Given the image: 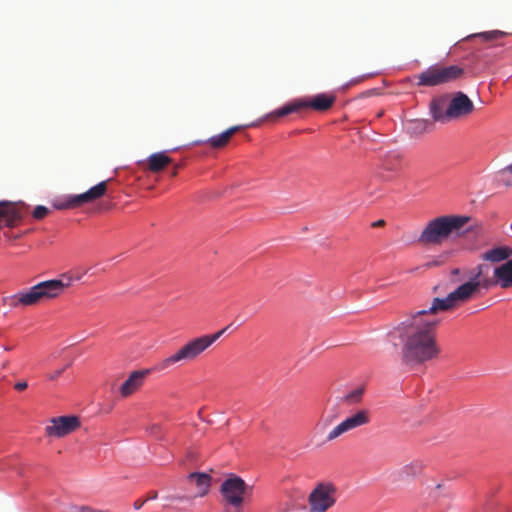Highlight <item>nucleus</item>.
I'll list each match as a JSON object with an SVG mask.
<instances>
[{
  "instance_id": "obj_2",
  "label": "nucleus",
  "mask_w": 512,
  "mask_h": 512,
  "mask_svg": "<svg viewBox=\"0 0 512 512\" xmlns=\"http://www.w3.org/2000/svg\"><path fill=\"white\" fill-rule=\"evenodd\" d=\"M81 276H72L71 274H63L61 279H53L40 282L28 289L19 291L5 299V303L12 307H27L38 304L43 299H52L61 294L66 288L71 286L75 280H79Z\"/></svg>"
},
{
  "instance_id": "obj_15",
  "label": "nucleus",
  "mask_w": 512,
  "mask_h": 512,
  "mask_svg": "<svg viewBox=\"0 0 512 512\" xmlns=\"http://www.w3.org/2000/svg\"><path fill=\"white\" fill-rule=\"evenodd\" d=\"M446 311H448V297H436L433 299L429 309L418 311L413 316H420L423 320L433 321L435 322V327L437 328L441 321L438 317V313Z\"/></svg>"
},
{
  "instance_id": "obj_17",
  "label": "nucleus",
  "mask_w": 512,
  "mask_h": 512,
  "mask_svg": "<svg viewBox=\"0 0 512 512\" xmlns=\"http://www.w3.org/2000/svg\"><path fill=\"white\" fill-rule=\"evenodd\" d=\"M476 293V285L472 280L460 285L456 290L450 292V310L460 303L471 300Z\"/></svg>"
},
{
  "instance_id": "obj_19",
  "label": "nucleus",
  "mask_w": 512,
  "mask_h": 512,
  "mask_svg": "<svg viewBox=\"0 0 512 512\" xmlns=\"http://www.w3.org/2000/svg\"><path fill=\"white\" fill-rule=\"evenodd\" d=\"M211 476L207 473L193 472L188 475V481L197 488V496L203 497L208 494L211 486Z\"/></svg>"
},
{
  "instance_id": "obj_28",
  "label": "nucleus",
  "mask_w": 512,
  "mask_h": 512,
  "mask_svg": "<svg viewBox=\"0 0 512 512\" xmlns=\"http://www.w3.org/2000/svg\"><path fill=\"white\" fill-rule=\"evenodd\" d=\"M424 469L425 463L422 460H414L403 467L402 473L407 477H416L421 475Z\"/></svg>"
},
{
  "instance_id": "obj_36",
  "label": "nucleus",
  "mask_w": 512,
  "mask_h": 512,
  "mask_svg": "<svg viewBox=\"0 0 512 512\" xmlns=\"http://www.w3.org/2000/svg\"><path fill=\"white\" fill-rule=\"evenodd\" d=\"M145 503H146L145 499H137L134 502L133 507L135 510H139Z\"/></svg>"
},
{
  "instance_id": "obj_7",
  "label": "nucleus",
  "mask_w": 512,
  "mask_h": 512,
  "mask_svg": "<svg viewBox=\"0 0 512 512\" xmlns=\"http://www.w3.org/2000/svg\"><path fill=\"white\" fill-rule=\"evenodd\" d=\"M371 422V412L368 409H360L345 418L336 425L327 435L328 441H333L341 435L368 425Z\"/></svg>"
},
{
  "instance_id": "obj_9",
  "label": "nucleus",
  "mask_w": 512,
  "mask_h": 512,
  "mask_svg": "<svg viewBox=\"0 0 512 512\" xmlns=\"http://www.w3.org/2000/svg\"><path fill=\"white\" fill-rule=\"evenodd\" d=\"M80 427V420L77 416H60L51 418L49 425L45 427V434L48 437L62 438L71 434Z\"/></svg>"
},
{
  "instance_id": "obj_38",
  "label": "nucleus",
  "mask_w": 512,
  "mask_h": 512,
  "mask_svg": "<svg viewBox=\"0 0 512 512\" xmlns=\"http://www.w3.org/2000/svg\"><path fill=\"white\" fill-rule=\"evenodd\" d=\"M385 225V221L380 219V220H377L376 222H374L372 224L373 227H381V226H384Z\"/></svg>"
},
{
  "instance_id": "obj_33",
  "label": "nucleus",
  "mask_w": 512,
  "mask_h": 512,
  "mask_svg": "<svg viewBox=\"0 0 512 512\" xmlns=\"http://www.w3.org/2000/svg\"><path fill=\"white\" fill-rule=\"evenodd\" d=\"M69 366H70V364H67L66 366L62 367L61 369H57L51 373H48L47 379L50 381H55Z\"/></svg>"
},
{
  "instance_id": "obj_5",
  "label": "nucleus",
  "mask_w": 512,
  "mask_h": 512,
  "mask_svg": "<svg viewBox=\"0 0 512 512\" xmlns=\"http://www.w3.org/2000/svg\"><path fill=\"white\" fill-rule=\"evenodd\" d=\"M336 97L331 94H317L312 99H296L293 100L279 109L273 111L272 113L266 116L267 119L275 120L280 117L287 116L292 113H297L305 108H312L316 111H327L329 110L333 104L335 103Z\"/></svg>"
},
{
  "instance_id": "obj_40",
  "label": "nucleus",
  "mask_w": 512,
  "mask_h": 512,
  "mask_svg": "<svg viewBox=\"0 0 512 512\" xmlns=\"http://www.w3.org/2000/svg\"><path fill=\"white\" fill-rule=\"evenodd\" d=\"M503 171H507L512 174V163L504 168Z\"/></svg>"
},
{
  "instance_id": "obj_35",
  "label": "nucleus",
  "mask_w": 512,
  "mask_h": 512,
  "mask_svg": "<svg viewBox=\"0 0 512 512\" xmlns=\"http://www.w3.org/2000/svg\"><path fill=\"white\" fill-rule=\"evenodd\" d=\"M27 387H28V384H27V382H26V381L17 382V383L14 385V388H15L17 391H23V390H25Z\"/></svg>"
},
{
  "instance_id": "obj_27",
  "label": "nucleus",
  "mask_w": 512,
  "mask_h": 512,
  "mask_svg": "<svg viewBox=\"0 0 512 512\" xmlns=\"http://www.w3.org/2000/svg\"><path fill=\"white\" fill-rule=\"evenodd\" d=\"M401 166V155L396 152H389L382 161V168L386 171L396 172Z\"/></svg>"
},
{
  "instance_id": "obj_31",
  "label": "nucleus",
  "mask_w": 512,
  "mask_h": 512,
  "mask_svg": "<svg viewBox=\"0 0 512 512\" xmlns=\"http://www.w3.org/2000/svg\"><path fill=\"white\" fill-rule=\"evenodd\" d=\"M49 213V209L45 206L39 205L36 206L33 211V217L37 220H41L46 217Z\"/></svg>"
},
{
  "instance_id": "obj_42",
  "label": "nucleus",
  "mask_w": 512,
  "mask_h": 512,
  "mask_svg": "<svg viewBox=\"0 0 512 512\" xmlns=\"http://www.w3.org/2000/svg\"><path fill=\"white\" fill-rule=\"evenodd\" d=\"M176 175H177V167H176V168H174V170H173V171H172V173H171V176H172V177H175Z\"/></svg>"
},
{
  "instance_id": "obj_26",
  "label": "nucleus",
  "mask_w": 512,
  "mask_h": 512,
  "mask_svg": "<svg viewBox=\"0 0 512 512\" xmlns=\"http://www.w3.org/2000/svg\"><path fill=\"white\" fill-rule=\"evenodd\" d=\"M472 282H474V284L476 285L477 292L479 291L480 288L488 290L491 287L499 284V282L497 281V278L495 276L492 278L482 276V266L481 265L478 266V272L472 279Z\"/></svg>"
},
{
  "instance_id": "obj_37",
  "label": "nucleus",
  "mask_w": 512,
  "mask_h": 512,
  "mask_svg": "<svg viewBox=\"0 0 512 512\" xmlns=\"http://www.w3.org/2000/svg\"><path fill=\"white\" fill-rule=\"evenodd\" d=\"M157 497H158V492L157 491H151V492H149V494L147 495L145 500L147 502L148 500H155V499H157Z\"/></svg>"
},
{
  "instance_id": "obj_14",
  "label": "nucleus",
  "mask_w": 512,
  "mask_h": 512,
  "mask_svg": "<svg viewBox=\"0 0 512 512\" xmlns=\"http://www.w3.org/2000/svg\"><path fill=\"white\" fill-rule=\"evenodd\" d=\"M148 374L149 370L133 371L119 388L121 397L127 398L138 391Z\"/></svg>"
},
{
  "instance_id": "obj_39",
  "label": "nucleus",
  "mask_w": 512,
  "mask_h": 512,
  "mask_svg": "<svg viewBox=\"0 0 512 512\" xmlns=\"http://www.w3.org/2000/svg\"><path fill=\"white\" fill-rule=\"evenodd\" d=\"M158 430H159V427L157 425H153L151 427V433L152 434H156Z\"/></svg>"
},
{
  "instance_id": "obj_24",
  "label": "nucleus",
  "mask_w": 512,
  "mask_h": 512,
  "mask_svg": "<svg viewBox=\"0 0 512 512\" xmlns=\"http://www.w3.org/2000/svg\"><path fill=\"white\" fill-rule=\"evenodd\" d=\"M512 256V249L508 247H496L486 251L483 259L490 262H500Z\"/></svg>"
},
{
  "instance_id": "obj_32",
  "label": "nucleus",
  "mask_w": 512,
  "mask_h": 512,
  "mask_svg": "<svg viewBox=\"0 0 512 512\" xmlns=\"http://www.w3.org/2000/svg\"><path fill=\"white\" fill-rule=\"evenodd\" d=\"M463 73L464 70L461 67L450 65V81L459 79L460 77H462Z\"/></svg>"
},
{
  "instance_id": "obj_10",
  "label": "nucleus",
  "mask_w": 512,
  "mask_h": 512,
  "mask_svg": "<svg viewBox=\"0 0 512 512\" xmlns=\"http://www.w3.org/2000/svg\"><path fill=\"white\" fill-rule=\"evenodd\" d=\"M107 183L108 181H102L98 183L97 185L91 187L88 191L78 194V195H72L69 196L66 200V202L62 205H59L58 209H67V208H75L79 207L85 203H91L97 199H100L102 196L105 195L107 191Z\"/></svg>"
},
{
  "instance_id": "obj_3",
  "label": "nucleus",
  "mask_w": 512,
  "mask_h": 512,
  "mask_svg": "<svg viewBox=\"0 0 512 512\" xmlns=\"http://www.w3.org/2000/svg\"><path fill=\"white\" fill-rule=\"evenodd\" d=\"M254 487L236 474H230L220 486L223 512H243L251 501Z\"/></svg>"
},
{
  "instance_id": "obj_22",
  "label": "nucleus",
  "mask_w": 512,
  "mask_h": 512,
  "mask_svg": "<svg viewBox=\"0 0 512 512\" xmlns=\"http://www.w3.org/2000/svg\"><path fill=\"white\" fill-rule=\"evenodd\" d=\"M172 163V159L164 152H157L150 155L147 159V169L151 172H160L166 166Z\"/></svg>"
},
{
  "instance_id": "obj_25",
  "label": "nucleus",
  "mask_w": 512,
  "mask_h": 512,
  "mask_svg": "<svg viewBox=\"0 0 512 512\" xmlns=\"http://www.w3.org/2000/svg\"><path fill=\"white\" fill-rule=\"evenodd\" d=\"M365 387L359 386L354 388L353 390L347 392L343 396L339 398V402L345 405H356L359 404L364 396Z\"/></svg>"
},
{
  "instance_id": "obj_29",
  "label": "nucleus",
  "mask_w": 512,
  "mask_h": 512,
  "mask_svg": "<svg viewBox=\"0 0 512 512\" xmlns=\"http://www.w3.org/2000/svg\"><path fill=\"white\" fill-rule=\"evenodd\" d=\"M445 488V483L444 481H442L441 483H437L435 484L434 486L432 487H429L428 488V499L433 502V503H436L438 502L440 499L444 498L445 497V494L442 493V490Z\"/></svg>"
},
{
  "instance_id": "obj_6",
  "label": "nucleus",
  "mask_w": 512,
  "mask_h": 512,
  "mask_svg": "<svg viewBox=\"0 0 512 512\" xmlns=\"http://www.w3.org/2000/svg\"><path fill=\"white\" fill-rule=\"evenodd\" d=\"M337 501V488L330 482L318 483L308 495L309 512H327Z\"/></svg>"
},
{
  "instance_id": "obj_34",
  "label": "nucleus",
  "mask_w": 512,
  "mask_h": 512,
  "mask_svg": "<svg viewBox=\"0 0 512 512\" xmlns=\"http://www.w3.org/2000/svg\"><path fill=\"white\" fill-rule=\"evenodd\" d=\"M442 263H444V261L433 260V261L426 262L423 266L425 268H432V267L438 266V265H440Z\"/></svg>"
},
{
  "instance_id": "obj_13",
  "label": "nucleus",
  "mask_w": 512,
  "mask_h": 512,
  "mask_svg": "<svg viewBox=\"0 0 512 512\" xmlns=\"http://www.w3.org/2000/svg\"><path fill=\"white\" fill-rule=\"evenodd\" d=\"M24 205L0 201V229L4 226L15 227L22 219Z\"/></svg>"
},
{
  "instance_id": "obj_8",
  "label": "nucleus",
  "mask_w": 512,
  "mask_h": 512,
  "mask_svg": "<svg viewBox=\"0 0 512 512\" xmlns=\"http://www.w3.org/2000/svg\"><path fill=\"white\" fill-rule=\"evenodd\" d=\"M448 237V215L431 220L418 238L422 245H437Z\"/></svg>"
},
{
  "instance_id": "obj_18",
  "label": "nucleus",
  "mask_w": 512,
  "mask_h": 512,
  "mask_svg": "<svg viewBox=\"0 0 512 512\" xmlns=\"http://www.w3.org/2000/svg\"><path fill=\"white\" fill-rule=\"evenodd\" d=\"M429 110L434 121L445 122L448 118V97L446 95L435 97L430 102Z\"/></svg>"
},
{
  "instance_id": "obj_1",
  "label": "nucleus",
  "mask_w": 512,
  "mask_h": 512,
  "mask_svg": "<svg viewBox=\"0 0 512 512\" xmlns=\"http://www.w3.org/2000/svg\"><path fill=\"white\" fill-rule=\"evenodd\" d=\"M436 329L435 322L420 316H411L397 327L403 344V363L418 365L437 356Z\"/></svg>"
},
{
  "instance_id": "obj_12",
  "label": "nucleus",
  "mask_w": 512,
  "mask_h": 512,
  "mask_svg": "<svg viewBox=\"0 0 512 512\" xmlns=\"http://www.w3.org/2000/svg\"><path fill=\"white\" fill-rule=\"evenodd\" d=\"M418 86L433 87L448 81V67L433 65L415 76Z\"/></svg>"
},
{
  "instance_id": "obj_11",
  "label": "nucleus",
  "mask_w": 512,
  "mask_h": 512,
  "mask_svg": "<svg viewBox=\"0 0 512 512\" xmlns=\"http://www.w3.org/2000/svg\"><path fill=\"white\" fill-rule=\"evenodd\" d=\"M474 111L475 105L465 93L458 91L450 96V120L466 119Z\"/></svg>"
},
{
  "instance_id": "obj_41",
  "label": "nucleus",
  "mask_w": 512,
  "mask_h": 512,
  "mask_svg": "<svg viewBox=\"0 0 512 512\" xmlns=\"http://www.w3.org/2000/svg\"><path fill=\"white\" fill-rule=\"evenodd\" d=\"M167 499H168V500H170V501H173V500H180V499H181V497H178V496H169V497H167Z\"/></svg>"
},
{
  "instance_id": "obj_21",
  "label": "nucleus",
  "mask_w": 512,
  "mask_h": 512,
  "mask_svg": "<svg viewBox=\"0 0 512 512\" xmlns=\"http://www.w3.org/2000/svg\"><path fill=\"white\" fill-rule=\"evenodd\" d=\"M494 275L501 288L507 289L512 287V259L496 267Z\"/></svg>"
},
{
  "instance_id": "obj_23",
  "label": "nucleus",
  "mask_w": 512,
  "mask_h": 512,
  "mask_svg": "<svg viewBox=\"0 0 512 512\" xmlns=\"http://www.w3.org/2000/svg\"><path fill=\"white\" fill-rule=\"evenodd\" d=\"M240 126H232L219 135L209 138L206 142L214 149L225 147L231 137L240 130Z\"/></svg>"
},
{
  "instance_id": "obj_16",
  "label": "nucleus",
  "mask_w": 512,
  "mask_h": 512,
  "mask_svg": "<svg viewBox=\"0 0 512 512\" xmlns=\"http://www.w3.org/2000/svg\"><path fill=\"white\" fill-rule=\"evenodd\" d=\"M478 228L476 221L466 215H450V237L455 233L460 236L467 232H473Z\"/></svg>"
},
{
  "instance_id": "obj_4",
  "label": "nucleus",
  "mask_w": 512,
  "mask_h": 512,
  "mask_svg": "<svg viewBox=\"0 0 512 512\" xmlns=\"http://www.w3.org/2000/svg\"><path fill=\"white\" fill-rule=\"evenodd\" d=\"M228 327L211 335H203L194 338L183 345L176 353L164 359L160 365V369H167L175 363L181 361H192L196 359L201 353L209 348L220 336L227 330Z\"/></svg>"
},
{
  "instance_id": "obj_43",
  "label": "nucleus",
  "mask_w": 512,
  "mask_h": 512,
  "mask_svg": "<svg viewBox=\"0 0 512 512\" xmlns=\"http://www.w3.org/2000/svg\"><path fill=\"white\" fill-rule=\"evenodd\" d=\"M4 349H5L6 351H10L12 348H11V347H9V346H5V347H4Z\"/></svg>"
},
{
  "instance_id": "obj_30",
  "label": "nucleus",
  "mask_w": 512,
  "mask_h": 512,
  "mask_svg": "<svg viewBox=\"0 0 512 512\" xmlns=\"http://www.w3.org/2000/svg\"><path fill=\"white\" fill-rule=\"evenodd\" d=\"M477 36L483 38L486 41H492V40H496V39H499V38L505 36V32H502L499 30H494V31L480 33Z\"/></svg>"
},
{
  "instance_id": "obj_20",
  "label": "nucleus",
  "mask_w": 512,
  "mask_h": 512,
  "mask_svg": "<svg viewBox=\"0 0 512 512\" xmlns=\"http://www.w3.org/2000/svg\"><path fill=\"white\" fill-rule=\"evenodd\" d=\"M405 128L412 137H418L433 131L434 124L426 119H412L406 122Z\"/></svg>"
}]
</instances>
